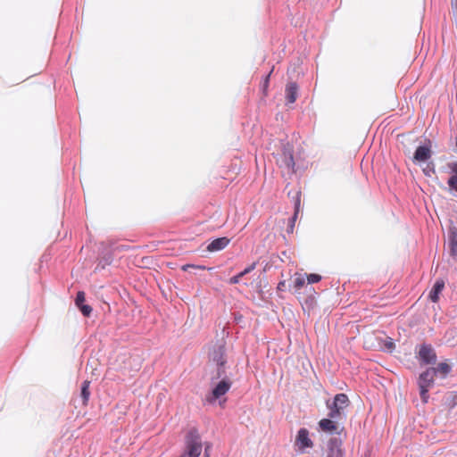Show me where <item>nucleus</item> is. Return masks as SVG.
<instances>
[{"label": "nucleus", "mask_w": 457, "mask_h": 457, "mask_svg": "<svg viewBox=\"0 0 457 457\" xmlns=\"http://www.w3.org/2000/svg\"><path fill=\"white\" fill-rule=\"evenodd\" d=\"M89 385H90V381H88V380H84L81 384L80 397H81L83 405L87 404L89 397H90Z\"/></svg>", "instance_id": "aec40b11"}, {"label": "nucleus", "mask_w": 457, "mask_h": 457, "mask_svg": "<svg viewBox=\"0 0 457 457\" xmlns=\"http://www.w3.org/2000/svg\"><path fill=\"white\" fill-rule=\"evenodd\" d=\"M256 264H257V262H253L252 264L248 265V266H247L246 268H245L242 271H240V272H239V273H237V275H235V276L231 277V278H229L228 283H229L230 285H236V284H238V283H239V281H240V279H241L244 276H245V275L249 274L250 272H252V271L255 269Z\"/></svg>", "instance_id": "6ab92c4d"}, {"label": "nucleus", "mask_w": 457, "mask_h": 457, "mask_svg": "<svg viewBox=\"0 0 457 457\" xmlns=\"http://www.w3.org/2000/svg\"><path fill=\"white\" fill-rule=\"evenodd\" d=\"M453 367L447 361H441L436 366L427 367L417 378V386L422 403L429 400V390L435 386L436 378L445 379L452 372Z\"/></svg>", "instance_id": "f257e3e1"}, {"label": "nucleus", "mask_w": 457, "mask_h": 457, "mask_svg": "<svg viewBox=\"0 0 457 457\" xmlns=\"http://www.w3.org/2000/svg\"><path fill=\"white\" fill-rule=\"evenodd\" d=\"M298 85L296 82L290 81L286 85L285 95L287 104H294L298 96Z\"/></svg>", "instance_id": "dca6fc26"}, {"label": "nucleus", "mask_w": 457, "mask_h": 457, "mask_svg": "<svg viewBox=\"0 0 457 457\" xmlns=\"http://www.w3.org/2000/svg\"><path fill=\"white\" fill-rule=\"evenodd\" d=\"M336 419L337 418H329L328 416V418H324V419L320 420L318 423L319 429L325 433L340 434V432L337 431L338 426H337V422L335 420H333Z\"/></svg>", "instance_id": "2eb2a0df"}, {"label": "nucleus", "mask_w": 457, "mask_h": 457, "mask_svg": "<svg viewBox=\"0 0 457 457\" xmlns=\"http://www.w3.org/2000/svg\"><path fill=\"white\" fill-rule=\"evenodd\" d=\"M179 457H182V454Z\"/></svg>", "instance_id": "f704fd0d"}, {"label": "nucleus", "mask_w": 457, "mask_h": 457, "mask_svg": "<svg viewBox=\"0 0 457 457\" xmlns=\"http://www.w3.org/2000/svg\"><path fill=\"white\" fill-rule=\"evenodd\" d=\"M186 451L182 457H199L202 452V441L198 429L191 428L185 437Z\"/></svg>", "instance_id": "f03ea898"}, {"label": "nucleus", "mask_w": 457, "mask_h": 457, "mask_svg": "<svg viewBox=\"0 0 457 457\" xmlns=\"http://www.w3.org/2000/svg\"><path fill=\"white\" fill-rule=\"evenodd\" d=\"M214 366L215 369L212 372V382H214L215 379L232 378L233 374L228 370L229 365L228 363Z\"/></svg>", "instance_id": "4468645a"}, {"label": "nucleus", "mask_w": 457, "mask_h": 457, "mask_svg": "<svg viewBox=\"0 0 457 457\" xmlns=\"http://www.w3.org/2000/svg\"><path fill=\"white\" fill-rule=\"evenodd\" d=\"M227 342L224 338L217 339L209 351V361L213 365L228 363Z\"/></svg>", "instance_id": "20e7f679"}, {"label": "nucleus", "mask_w": 457, "mask_h": 457, "mask_svg": "<svg viewBox=\"0 0 457 457\" xmlns=\"http://www.w3.org/2000/svg\"><path fill=\"white\" fill-rule=\"evenodd\" d=\"M313 301H314V299H313V298H310V299H306V300H305V303H310V304H312V303H313Z\"/></svg>", "instance_id": "473e14b6"}, {"label": "nucleus", "mask_w": 457, "mask_h": 457, "mask_svg": "<svg viewBox=\"0 0 457 457\" xmlns=\"http://www.w3.org/2000/svg\"><path fill=\"white\" fill-rule=\"evenodd\" d=\"M448 243L451 256H457V228L454 226L448 229Z\"/></svg>", "instance_id": "a211bd4d"}, {"label": "nucleus", "mask_w": 457, "mask_h": 457, "mask_svg": "<svg viewBox=\"0 0 457 457\" xmlns=\"http://www.w3.org/2000/svg\"><path fill=\"white\" fill-rule=\"evenodd\" d=\"M416 357L420 366H430L437 364V355L432 345L422 343L416 346Z\"/></svg>", "instance_id": "7ed1b4c3"}, {"label": "nucleus", "mask_w": 457, "mask_h": 457, "mask_svg": "<svg viewBox=\"0 0 457 457\" xmlns=\"http://www.w3.org/2000/svg\"><path fill=\"white\" fill-rule=\"evenodd\" d=\"M189 269H199V270H206V267L204 265H195V264H185L182 266V270L187 271Z\"/></svg>", "instance_id": "cd10ccee"}, {"label": "nucleus", "mask_w": 457, "mask_h": 457, "mask_svg": "<svg viewBox=\"0 0 457 457\" xmlns=\"http://www.w3.org/2000/svg\"><path fill=\"white\" fill-rule=\"evenodd\" d=\"M295 444L301 450L313 446V443L309 436V430L307 428H302L297 431Z\"/></svg>", "instance_id": "9b49d317"}, {"label": "nucleus", "mask_w": 457, "mask_h": 457, "mask_svg": "<svg viewBox=\"0 0 457 457\" xmlns=\"http://www.w3.org/2000/svg\"><path fill=\"white\" fill-rule=\"evenodd\" d=\"M450 191L453 195H457V176H451L447 180Z\"/></svg>", "instance_id": "5701e85b"}, {"label": "nucleus", "mask_w": 457, "mask_h": 457, "mask_svg": "<svg viewBox=\"0 0 457 457\" xmlns=\"http://www.w3.org/2000/svg\"><path fill=\"white\" fill-rule=\"evenodd\" d=\"M230 243L228 237H220L212 239L206 246V250L210 253L219 252L225 249Z\"/></svg>", "instance_id": "f8f14e48"}, {"label": "nucleus", "mask_w": 457, "mask_h": 457, "mask_svg": "<svg viewBox=\"0 0 457 457\" xmlns=\"http://www.w3.org/2000/svg\"><path fill=\"white\" fill-rule=\"evenodd\" d=\"M74 303L84 317H90L93 309L89 304L86 303V294L84 291L77 293Z\"/></svg>", "instance_id": "9d476101"}, {"label": "nucleus", "mask_w": 457, "mask_h": 457, "mask_svg": "<svg viewBox=\"0 0 457 457\" xmlns=\"http://www.w3.org/2000/svg\"><path fill=\"white\" fill-rule=\"evenodd\" d=\"M283 165L287 169H292L295 171V160L293 154V146L289 144L283 145L282 147V160Z\"/></svg>", "instance_id": "ddd939ff"}, {"label": "nucleus", "mask_w": 457, "mask_h": 457, "mask_svg": "<svg viewBox=\"0 0 457 457\" xmlns=\"http://www.w3.org/2000/svg\"><path fill=\"white\" fill-rule=\"evenodd\" d=\"M113 262V252L110 247H104L100 250L97 263L95 268V271H102L107 266L111 265Z\"/></svg>", "instance_id": "6e6552de"}, {"label": "nucleus", "mask_w": 457, "mask_h": 457, "mask_svg": "<svg viewBox=\"0 0 457 457\" xmlns=\"http://www.w3.org/2000/svg\"><path fill=\"white\" fill-rule=\"evenodd\" d=\"M343 442L338 437H330L326 445V457H344Z\"/></svg>", "instance_id": "0eeeda50"}, {"label": "nucleus", "mask_w": 457, "mask_h": 457, "mask_svg": "<svg viewBox=\"0 0 457 457\" xmlns=\"http://www.w3.org/2000/svg\"><path fill=\"white\" fill-rule=\"evenodd\" d=\"M273 69L274 68H272L271 71L263 78V80L261 84V90L264 96L268 95V88L270 86V75L273 71Z\"/></svg>", "instance_id": "412c9836"}, {"label": "nucleus", "mask_w": 457, "mask_h": 457, "mask_svg": "<svg viewBox=\"0 0 457 457\" xmlns=\"http://www.w3.org/2000/svg\"><path fill=\"white\" fill-rule=\"evenodd\" d=\"M444 288H445V280L442 278L436 279V282L434 283L431 290L429 291L428 299L432 303H437L439 301L440 295H441L442 291L444 290Z\"/></svg>", "instance_id": "f3484780"}, {"label": "nucleus", "mask_w": 457, "mask_h": 457, "mask_svg": "<svg viewBox=\"0 0 457 457\" xmlns=\"http://www.w3.org/2000/svg\"><path fill=\"white\" fill-rule=\"evenodd\" d=\"M212 445L210 444H205L204 453L203 457H210V450Z\"/></svg>", "instance_id": "c756f323"}, {"label": "nucleus", "mask_w": 457, "mask_h": 457, "mask_svg": "<svg viewBox=\"0 0 457 457\" xmlns=\"http://www.w3.org/2000/svg\"><path fill=\"white\" fill-rule=\"evenodd\" d=\"M395 348V345L393 342L392 338L386 337V339L384 342L383 350L386 351L388 353H392Z\"/></svg>", "instance_id": "b1692460"}, {"label": "nucleus", "mask_w": 457, "mask_h": 457, "mask_svg": "<svg viewBox=\"0 0 457 457\" xmlns=\"http://www.w3.org/2000/svg\"><path fill=\"white\" fill-rule=\"evenodd\" d=\"M294 202V213L298 214L301 209V191H297L295 195L293 196Z\"/></svg>", "instance_id": "4be33fe9"}, {"label": "nucleus", "mask_w": 457, "mask_h": 457, "mask_svg": "<svg viewBox=\"0 0 457 457\" xmlns=\"http://www.w3.org/2000/svg\"><path fill=\"white\" fill-rule=\"evenodd\" d=\"M456 147H457V137H456Z\"/></svg>", "instance_id": "72a5a7b5"}, {"label": "nucleus", "mask_w": 457, "mask_h": 457, "mask_svg": "<svg viewBox=\"0 0 457 457\" xmlns=\"http://www.w3.org/2000/svg\"><path fill=\"white\" fill-rule=\"evenodd\" d=\"M217 382L213 385L209 394L206 395V401L209 403H214L224 396L231 388L233 381L232 378L216 379Z\"/></svg>", "instance_id": "39448f33"}, {"label": "nucleus", "mask_w": 457, "mask_h": 457, "mask_svg": "<svg viewBox=\"0 0 457 457\" xmlns=\"http://www.w3.org/2000/svg\"><path fill=\"white\" fill-rule=\"evenodd\" d=\"M432 155L431 142L428 140V143L419 145L413 154V162H425L430 159Z\"/></svg>", "instance_id": "1a4fd4ad"}, {"label": "nucleus", "mask_w": 457, "mask_h": 457, "mask_svg": "<svg viewBox=\"0 0 457 457\" xmlns=\"http://www.w3.org/2000/svg\"><path fill=\"white\" fill-rule=\"evenodd\" d=\"M297 216H298V214L294 213L293 216L289 219L288 224H287V231L288 233H292L293 232V229L295 228V220L297 219Z\"/></svg>", "instance_id": "bb28decb"}, {"label": "nucleus", "mask_w": 457, "mask_h": 457, "mask_svg": "<svg viewBox=\"0 0 457 457\" xmlns=\"http://www.w3.org/2000/svg\"><path fill=\"white\" fill-rule=\"evenodd\" d=\"M305 285V278L303 276H299L294 280V287L295 290L301 289Z\"/></svg>", "instance_id": "a878e982"}, {"label": "nucleus", "mask_w": 457, "mask_h": 457, "mask_svg": "<svg viewBox=\"0 0 457 457\" xmlns=\"http://www.w3.org/2000/svg\"><path fill=\"white\" fill-rule=\"evenodd\" d=\"M448 168L450 169L451 172L453 173L452 176H457V161L449 162Z\"/></svg>", "instance_id": "c85d7f7f"}, {"label": "nucleus", "mask_w": 457, "mask_h": 457, "mask_svg": "<svg viewBox=\"0 0 457 457\" xmlns=\"http://www.w3.org/2000/svg\"><path fill=\"white\" fill-rule=\"evenodd\" d=\"M308 284H315L321 280L322 277L317 273H310L306 275Z\"/></svg>", "instance_id": "393cba45"}, {"label": "nucleus", "mask_w": 457, "mask_h": 457, "mask_svg": "<svg viewBox=\"0 0 457 457\" xmlns=\"http://www.w3.org/2000/svg\"><path fill=\"white\" fill-rule=\"evenodd\" d=\"M349 403L350 401L346 394H337L331 403L329 401H327L326 403V405L329 410L328 416L329 418H339Z\"/></svg>", "instance_id": "423d86ee"}, {"label": "nucleus", "mask_w": 457, "mask_h": 457, "mask_svg": "<svg viewBox=\"0 0 457 457\" xmlns=\"http://www.w3.org/2000/svg\"><path fill=\"white\" fill-rule=\"evenodd\" d=\"M423 171H424V174H425L426 176H428V177H430V176H431V175H430V173H429V172H430V170H424ZM431 171H432L433 173H435V172H436V171H435V168H434V166L431 168Z\"/></svg>", "instance_id": "7c9ffc66"}, {"label": "nucleus", "mask_w": 457, "mask_h": 457, "mask_svg": "<svg viewBox=\"0 0 457 457\" xmlns=\"http://www.w3.org/2000/svg\"><path fill=\"white\" fill-rule=\"evenodd\" d=\"M284 285H285V282H284V281L279 282V283H278V289H279V290H280V289H281V287H284Z\"/></svg>", "instance_id": "2f4dec72"}]
</instances>
